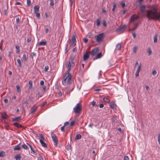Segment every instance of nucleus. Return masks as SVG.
<instances>
[{
  "label": "nucleus",
  "mask_w": 160,
  "mask_h": 160,
  "mask_svg": "<svg viewBox=\"0 0 160 160\" xmlns=\"http://www.w3.org/2000/svg\"><path fill=\"white\" fill-rule=\"evenodd\" d=\"M31 41V38L30 37L28 38L27 39V42H30Z\"/></svg>",
  "instance_id": "nucleus-62"
},
{
  "label": "nucleus",
  "mask_w": 160,
  "mask_h": 160,
  "mask_svg": "<svg viewBox=\"0 0 160 160\" xmlns=\"http://www.w3.org/2000/svg\"><path fill=\"white\" fill-rule=\"evenodd\" d=\"M121 48V44L120 43H118L116 46V49L118 50H120Z\"/></svg>",
  "instance_id": "nucleus-23"
},
{
  "label": "nucleus",
  "mask_w": 160,
  "mask_h": 160,
  "mask_svg": "<svg viewBox=\"0 0 160 160\" xmlns=\"http://www.w3.org/2000/svg\"><path fill=\"white\" fill-rule=\"evenodd\" d=\"M158 141L160 145V134H158Z\"/></svg>",
  "instance_id": "nucleus-49"
},
{
  "label": "nucleus",
  "mask_w": 160,
  "mask_h": 160,
  "mask_svg": "<svg viewBox=\"0 0 160 160\" xmlns=\"http://www.w3.org/2000/svg\"><path fill=\"white\" fill-rule=\"evenodd\" d=\"M69 123L68 122H66L64 123L63 126L65 127L66 126L68 125L69 124Z\"/></svg>",
  "instance_id": "nucleus-55"
},
{
  "label": "nucleus",
  "mask_w": 160,
  "mask_h": 160,
  "mask_svg": "<svg viewBox=\"0 0 160 160\" xmlns=\"http://www.w3.org/2000/svg\"><path fill=\"white\" fill-rule=\"evenodd\" d=\"M89 57V54L88 52H86L83 56V59L84 61H85L88 59Z\"/></svg>",
  "instance_id": "nucleus-11"
},
{
  "label": "nucleus",
  "mask_w": 160,
  "mask_h": 160,
  "mask_svg": "<svg viewBox=\"0 0 160 160\" xmlns=\"http://www.w3.org/2000/svg\"><path fill=\"white\" fill-rule=\"evenodd\" d=\"M20 144V143H19V144H18V145H17L16 146H14V147L13 149L14 150H20L21 149H22L21 147L19 146Z\"/></svg>",
  "instance_id": "nucleus-14"
},
{
  "label": "nucleus",
  "mask_w": 160,
  "mask_h": 160,
  "mask_svg": "<svg viewBox=\"0 0 160 160\" xmlns=\"http://www.w3.org/2000/svg\"><path fill=\"white\" fill-rule=\"evenodd\" d=\"M74 59V57L73 56H71L70 58V61H73Z\"/></svg>",
  "instance_id": "nucleus-52"
},
{
  "label": "nucleus",
  "mask_w": 160,
  "mask_h": 160,
  "mask_svg": "<svg viewBox=\"0 0 160 160\" xmlns=\"http://www.w3.org/2000/svg\"><path fill=\"white\" fill-rule=\"evenodd\" d=\"M70 61L71 64L72 65V67H73L75 65V64H74V62H73V61Z\"/></svg>",
  "instance_id": "nucleus-57"
},
{
  "label": "nucleus",
  "mask_w": 160,
  "mask_h": 160,
  "mask_svg": "<svg viewBox=\"0 0 160 160\" xmlns=\"http://www.w3.org/2000/svg\"><path fill=\"white\" fill-rule=\"evenodd\" d=\"M21 118V117H15V118H13L12 119V121L13 122L18 121L20 120Z\"/></svg>",
  "instance_id": "nucleus-19"
},
{
  "label": "nucleus",
  "mask_w": 160,
  "mask_h": 160,
  "mask_svg": "<svg viewBox=\"0 0 160 160\" xmlns=\"http://www.w3.org/2000/svg\"><path fill=\"white\" fill-rule=\"evenodd\" d=\"M22 148H23L25 149H27V146L25 144H24L22 145Z\"/></svg>",
  "instance_id": "nucleus-43"
},
{
  "label": "nucleus",
  "mask_w": 160,
  "mask_h": 160,
  "mask_svg": "<svg viewBox=\"0 0 160 160\" xmlns=\"http://www.w3.org/2000/svg\"><path fill=\"white\" fill-rule=\"evenodd\" d=\"M28 58V55H26L24 53L23 55L22 61V62H25L26 61Z\"/></svg>",
  "instance_id": "nucleus-13"
},
{
  "label": "nucleus",
  "mask_w": 160,
  "mask_h": 160,
  "mask_svg": "<svg viewBox=\"0 0 160 160\" xmlns=\"http://www.w3.org/2000/svg\"><path fill=\"white\" fill-rule=\"evenodd\" d=\"M66 65L68 70V71L69 72V71L71 69V67H72L70 61H67L66 62Z\"/></svg>",
  "instance_id": "nucleus-9"
},
{
  "label": "nucleus",
  "mask_w": 160,
  "mask_h": 160,
  "mask_svg": "<svg viewBox=\"0 0 160 160\" xmlns=\"http://www.w3.org/2000/svg\"><path fill=\"white\" fill-rule=\"evenodd\" d=\"M46 44V42L43 41H41L40 42H38L37 45L38 46H44Z\"/></svg>",
  "instance_id": "nucleus-16"
},
{
  "label": "nucleus",
  "mask_w": 160,
  "mask_h": 160,
  "mask_svg": "<svg viewBox=\"0 0 160 160\" xmlns=\"http://www.w3.org/2000/svg\"><path fill=\"white\" fill-rule=\"evenodd\" d=\"M75 2V0H70V3L71 5H72V3L74 2Z\"/></svg>",
  "instance_id": "nucleus-63"
},
{
  "label": "nucleus",
  "mask_w": 160,
  "mask_h": 160,
  "mask_svg": "<svg viewBox=\"0 0 160 160\" xmlns=\"http://www.w3.org/2000/svg\"><path fill=\"white\" fill-rule=\"evenodd\" d=\"M138 25H139V24L138 23H137L136 24H135V26L134 27H133L132 28V31H134L136 29H137V27H138Z\"/></svg>",
  "instance_id": "nucleus-34"
},
{
  "label": "nucleus",
  "mask_w": 160,
  "mask_h": 160,
  "mask_svg": "<svg viewBox=\"0 0 160 160\" xmlns=\"http://www.w3.org/2000/svg\"><path fill=\"white\" fill-rule=\"evenodd\" d=\"M5 152L4 151H1L0 152V157H3L5 155Z\"/></svg>",
  "instance_id": "nucleus-32"
},
{
  "label": "nucleus",
  "mask_w": 160,
  "mask_h": 160,
  "mask_svg": "<svg viewBox=\"0 0 160 160\" xmlns=\"http://www.w3.org/2000/svg\"><path fill=\"white\" fill-rule=\"evenodd\" d=\"M29 84L30 85L29 88H30L32 87V82L31 81H30L28 82Z\"/></svg>",
  "instance_id": "nucleus-44"
},
{
  "label": "nucleus",
  "mask_w": 160,
  "mask_h": 160,
  "mask_svg": "<svg viewBox=\"0 0 160 160\" xmlns=\"http://www.w3.org/2000/svg\"><path fill=\"white\" fill-rule=\"evenodd\" d=\"M139 72H138V71H137L136 72V73H135V76L136 77H138L139 76Z\"/></svg>",
  "instance_id": "nucleus-51"
},
{
  "label": "nucleus",
  "mask_w": 160,
  "mask_h": 160,
  "mask_svg": "<svg viewBox=\"0 0 160 160\" xmlns=\"http://www.w3.org/2000/svg\"><path fill=\"white\" fill-rule=\"evenodd\" d=\"M146 6L145 5H142L140 7V11L142 14H143L145 11Z\"/></svg>",
  "instance_id": "nucleus-8"
},
{
  "label": "nucleus",
  "mask_w": 160,
  "mask_h": 160,
  "mask_svg": "<svg viewBox=\"0 0 160 160\" xmlns=\"http://www.w3.org/2000/svg\"><path fill=\"white\" fill-rule=\"evenodd\" d=\"M8 117V116L5 112H4L2 114V118L3 119H6Z\"/></svg>",
  "instance_id": "nucleus-17"
},
{
  "label": "nucleus",
  "mask_w": 160,
  "mask_h": 160,
  "mask_svg": "<svg viewBox=\"0 0 160 160\" xmlns=\"http://www.w3.org/2000/svg\"><path fill=\"white\" fill-rule=\"evenodd\" d=\"M39 141L42 146L45 147H46V144L43 140H40Z\"/></svg>",
  "instance_id": "nucleus-26"
},
{
  "label": "nucleus",
  "mask_w": 160,
  "mask_h": 160,
  "mask_svg": "<svg viewBox=\"0 0 160 160\" xmlns=\"http://www.w3.org/2000/svg\"><path fill=\"white\" fill-rule=\"evenodd\" d=\"M27 5L28 6H30L31 5V0H27Z\"/></svg>",
  "instance_id": "nucleus-42"
},
{
  "label": "nucleus",
  "mask_w": 160,
  "mask_h": 160,
  "mask_svg": "<svg viewBox=\"0 0 160 160\" xmlns=\"http://www.w3.org/2000/svg\"><path fill=\"white\" fill-rule=\"evenodd\" d=\"M82 111V105L80 103L77 104L75 108H73V112L77 114H79Z\"/></svg>",
  "instance_id": "nucleus-3"
},
{
  "label": "nucleus",
  "mask_w": 160,
  "mask_h": 160,
  "mask_svg": "<svg viewBox=\"0 0 160 160\" xmlns=\"http://www.w3.org/2000/svg\"><path fill=\"white\" fill-rule=\"evenodd\" d=\"M36 14V17L38 18H39L40 17V13L38 12H34Z\"/></svg>",
  "instance_id": "nucleus-37"
},
{
  "label": "nucleus",
  "mask_w": 160,
  "mask_h": 160,
  "mask_svg": "<svg viewBox=\"0 0 160 160\" xmlns=\"http://www.w3.org/2000/svg\"><path fill=\"white\" fill-rule=\"evenodd\" d=\"M37 109V108L36 106H33L31 110V113L32 114H33Z\"/></svg>",
  "instance_id": "nucleus-20"
},
{
  "label": "nucleus",
  "mask_w": 160,
  "mask_h": 160,
  "mask_svg": "<svg viewBox=\"0 0 160 160\" xmlns=\"http://www.w3.org/2000/svg\"><path fill=\"white\" fill-rule=\"evenodd\" d=\"M39 7L38 5H36L34 7V12H38Z\"/></svg>",
  "instance_id": "nucleus-21"
},
{
  "label": "nucleus",
  "mask_w": 160,
  "mask_h": 160,
  "mask_svg": "<svg viewBox=\"0 0 160 160\" xmlns=\"http://www.w3.org/2000/svg\"><path fill=\"white\" fill-rule=\"evenodd\" d=\"M151 9L146 11V17L148 20H160V12H158V9L157 8L152 6L151 8Z\"/></svg>",
  "instance_id": "nucleus-1"
},
{
  "label": "nucleus",
  "mask_w": 160,
  "mask_h": 160,
  "mask_svg": "<svg viewBox=\"0 0 160 160\" xmlns=\"http://www.w3.org/2000/svg\"><path fill=\"white\" fill-rule=\"evenodd\" d=\"M81 136L80 134H77L75 136V139L76 140H79L81 138Z\"/></svg>",
  "instance_id": "nucleus-25"
},
{
  "label": "nucleus",
  "mask_w": 160,
  "mask_h": 160,
  "mask_svg": "<svg viewBox=\"0 0 160 160\" xmlns=\"http://www.w3.org/2000/svg\"><path fill=\"white\" fill-rule=\"evenodd\" d=\"M63 80L62 81V83L64 84L66 82L68 84H70L72 82L71 75L68 71L65 73L62 77Z\"/></svg>",
  "instance_id": "nucleus-2"
},
{
  "label": "nucleus",
  "mask_w": 160,
  "mask_h": 160,
  "mask_svg": "<svg viewBox=\"0 0 160 160\" xmlns=\"http://www.w3.org/2000/svg\"><path fill=\"white\" fill-rule=\"evenodd\" d=\"M75 123V121H72L71 122H70V127H71L74 125Z\"/></svg>",
  "instance_id": "nucleus-41"
},
{
  "label": "nucleus",
  "mask_w": 160,
  "mask_h": 160,
  "mask_svg": "<svg viewBox=\"0 0 160 160\" xmlns=\"http://www.w3.org/2000/svg\"><path fill=\"white\" fill-rule=\"evenodd\" d=\"M116 3H113V8H112V11H114L116 8Z\"/></svg>",
  "instance_id": "nucleus-40"
},
{
  "label": "nucleus",
  "mask_w": 160,
  "mask_h": 160,
  "mask_svg": "<svg viewBox=\"0 0 160 160\" xmlns=\"http://www.w3.org/2000/svg\"><path fill=\"white\" fill-rule=\"evenodd\" d=\"M98 50V48H95L92 49L90 53L92 56H94L97 52Z\"/></svg>",
  "instance_id": "nucleus-10"
},
{
  "label": "nucleus",
  "mask_w": 160,
  "mask_h": 160,
  "mask_svg": "<svg viewBox=\"0 0 160 160\" xmlns=\"http://www.w3.org/2000/svg\"><path fill=\"white\" fill-rule=\"evenodd\" d=\"M102 56V53L101 52H100V53H98L95 57L93 58V60H94L97 58H100Z\"/></svg>",
  "instance_id": "nucleus-15"
},
{
  "label": "nucleus",
  "mask_w": 160,
  "mask_h": 160,
  "mask_svg": "<svg viewBox=\"0 0 160 160\" xmlns=\"http://www.w3.org/2000/svg\"><path fill=\"white\" fill-rule=\"evenodd\" d=\"M13 125L15 126L17 128H20L23 127V126L20 124L18 123L17 122H15L13 123Z\"/></svg>",
  "instance_id": "nucleus-18"
},
{
  "label": "nucleus",
  "mask_w": 160,
  "mask_h": 160,
  "mask_svg": "<svg viewBox=\"0 0 160 160\" xmlns=\"http://www.w3.org/2000/svg\"><path fill=\"white\" fill-rule=\"evenodd\" d=\"M17 88V91L18 92H20V86L18 85H17L16 86Z\"/></svg>",
  "instance_id": "nucleus-36"
},
{
  "label": "nucleus",
  "mask_w": 160,
  "mask_h": 160,
  "mask_svg": "<svg viewBox=\"0 0 160 160\" xmlns=\"http://www.w3.org/2000/svg\"><path fill=\"white\" fill-rule=\"evenodd\" d=\"M121 4L122 8H124L125 6V4L124 2H122Z\"/></svg>",
  "instance_id": "nucleus-60"
},
{
  "label": "nucleus",
  "mask_w": 160,
  "mask_h": 160,
  "mask_svg": "<svg viewBox=\"0 0 160 160\" xmlns=\"http://www.w3.org/2000/svg\"><path fill=\"white\" fill-rule=\"evenodd\" d=\"M103 100L104 101L106 102L109 103L110 102L109 99L107 97H105L103 98Z\"/></svg>",
  "instance_id": "nucleus-29"
},
{
  "label": "nucleus",
  "mask_w": 160,
  "mask_h": 160,
  "mask_svg": "<svg viewBox=\"0 0 160 160\" xmlns=\"http://www.w3.org/2000/svg\"><path fill=\"white\" fill-rule=\"evenodd\" d=\"M54 1L53 0H51V6H52L54 5Z\"/></svg>",
  "instance_id": "nucleus-61"
},
{
  "label": "nucleus",
  "mask_w": 160,
  "mask_h": 160,
  "mask_svg": "<svg viewBox=\"0 0 160 160\" xmlns=\"http://www.w3.org/2000/svg\"><path fill=\"white\" fill-rule=\"evenodd\" d=\"M15 48L16 50V52L17 53L19 52L20 51L19 46L18 45H17L15 46Z\"/></svg>",
  "instance_id": "nucleus-31"
},
{
  "label": "nucleus",
  "mask_w": 160,
  "mask_h": 160,
  "mask_svg": "<svg viewBox=\"0 0 160 160\" xmlns=\"http://www.w3.org/2000/svg\"><path fill=\"white\" fill-rule=\"evenodd\" d=\"M129 158L127 156H125L124 157V160H129Z\"/></svg>",
  "instance_id": "nucleus-59"
},
{
  "label": "nucleus",
  "mask_w": 160,
  "mask_h": 160,
  "mask_svg": "<svg viewBox=\"0 0 160 160\" xmlns=\"http://www.w3.org/2000/svg\"><path fill=\"white\" fill-rule=\"evenodd\" d=\"M104 34L103 33H100L97 36L96 35L95 38L97 42H99L101 41V40L103 38Z\"/></svg>",
  "instance_id": "nucleus-6"
},
{
  "label": "nucleus",
  "mask_w": 160,
  "mask_h": 160,
  "mask_svg": "<svg viewBox=\"0 0 160 160\" xmlns=\"http://www.w3.org/2000/svg\"><path fill=\"white\" fill-rule=\"evenodd\" d=\"M137 47H134L133 49V52L134 53H136V52L137 50Z\"/></svg>",
  "instance_id": "nucleus-46"
},
{
  "label": "nucleus",
  "mask_w": 160,
  "mask_h": 160,
  "mask_svg": "<svg viewBox=\"0 0 160 160\" xmlns=\"http://www.w3.org/2000/svg\"><path fill=\"white\" fill-rule=\"evenodd\" d=\"M27 144L30 147L31 151L34 153H35V151L33 150L31 146L30 145V144L28 143H27Z\"/></svg>",
  "instance_id": "nucleus-30"
},
{
  "label": "nucleus",
  "mask_w": 160,
  "mask_h": 160,
  "mask_svg": "<svg viewBox=\"0 0 160 160\" xmlns=\"http://www.w3.org/2000/svg\"><path fill=\"white\" fill-rule=\"evenodd\" d=\"M73 41V42H76V39L75 38L74 35H73L72 38V41Z\"/></svg>",
  "instance_id": "nucleus-35"
},
{
  "label": "nucleus",
  "mask_w": 160,
  "mask_h": 160,
  "mask_svg": "<svg viewBox=\"0 0 160 160\" xmlns=\"http://www.w3.org/2000/svg\"><path fill=\"white\" fill-rule=\"evenodd\" d=\"M112 121L115 122L116 120V119L115 117L113 116L112 117Z\"/></svg>",
  "instance_id": "nucleus-54"
},
{
  "label": "nucleus",
  "mask_w": 160,
  "mask_h": 160,
  "mask_svg": "<svg viewBox=\"0 0 160 160\" xmlns=\"http://www.w3.org/2000/svg\"><path fill=\"white\" fill-rule=\"evenodd\" d=\"M141 64H140L139 66L138 67V68L137 70V71L140 72V71L141 70Z\"/></svg>",
  "instance_id": "nucleus-48"
},
{
  "label": "nucleus",
  "mask_w": 160,
  "mask_h": 160,
  "mask_svg": "<svg viewBox=\"0 0 160 160\" xmlns=\"http://www.w3.org/2000/svg\"><path fill=\"white\" fill-rule=\"evenodd\" d=\"M8 9V6L5 3H3L2 5V7L0 9L1 12H3L4 14L7 15V11Z\"/></svg>",
  "instance_id": "nucleus-4"
},
{
  "label": "nucleus",
  "mask_w": 160,
  "mask_h": 160,
  "mask_svg": "<svg viewBox=\"0 0 160 160\" xmlns=\"http://www.w3.org/2000/svg\"><path fill=\"white\" fill-rule=\"evenodd\" d=\"M88 39L87 38H83V41L85 43H87V42H88Z\"/></svg>",
  "instance_id": "nucleus-53"
},
{
  "label": "nucleus",
  "mask_w": 160,
  "mask_h": 160,
  "mask_svg": "<svg viewBox=\"0 0 160 160\" xmlns=\"http://www.w3.org/2000/svg\"><path fill=\"white\" fill-rule=\"evenodd\" d=\"M51 136L52 138V141L54 142V146L57 147L58 143V140L57 136L56 135L53 133H51Z\"/></svg>",
  "instance_id": "nucleus-5"
},
{
  "label": "nucleus",
  "mask_w": 160,
  "mask_h": 160,
  "mask_svg": "<svg viewBox=\"0 0 160 160\" xmlns=\"http://www.w3.org/2000/svg\"><path fill=\"white\" fill-rule=\"evenodd\" d=\"M39 137L41 139L40 140H44V138L42 134H40L39 135Z\"/></svg>",
  "instance_id": "nucleus-45"
},
{
  "label": "nucleus",
  "mask_w": 160,
  "mask_h": 160,
  "mask_svg": "<svg viewBox=\"0 0 160 160\" xmlns=\"http://www.w3.org/2000/svg\"><path fill=\"white\" fill-rule=\"evenodd\" d=\"M49 67L48 66H46L45 67V71H47L49 69Z\"/></svg>",
  "instance_id": "nucleus-50"
},
{
  "label": "nucleus",
  "mask_w": 160,
  "mask_h": 160,
  "mask_svg": "<svg viewBox=\"0 0 160 160\" xmlns=\"http://www.w3.org/2000/svg\"><path fill=\"white\" fill-rule=\"evenodd\" d=\"M138 18V16L133 15L131 17V21H134L137 19Z\"/></svg>",
  "instance_id": "nucleus-12"
},
{
  "label": "nucleus",
  "mask_w": 160,
  "mask_h": 160,
  "mask_svg": "<svg viewBox=\"0 0 160 160\" xmlns=\"http://www.w3.org/2000/svg\"><path fill=\"white\" fill-rule=\"evenodd\" d=\"M127 26L125 25H123V26L120 27L116 30V31L118 32H123L125 28H126Z\"/></svg>",
  "instance_id": "nucleus-7"
},
{
  "label": "nucleus",
  "mask_w": 160,
  "mask_h": 160,
  "mask_svg": "<svg viewBox=\"0 0 160 160\" xmlns=\"http://www.w3.org/2000/svg\"><path fill=\"white\" fill-rule=\"evenodd\" d=\"M64 127L65 126H63L61 128V130L62 132H64Z\"/></svg>",
  "instance_id": "nucleus-56"
},
{
  "label": "nucleus",
  "mask_w": 160,
  "mask_h": 160,
  "mask_svg": "<svg viewBox=\"0 0 160 160\" xmlns=\"http://www.w3.org/2000/svg\"><path fill=\"white\" fill-rule=\"evenodd\" d=\"M158 36V34L157 33H156L155 34V35L154 36L153 39H154V43L156 42L157 41Z\"/></svg>",
  "instance_id": "nucleus-24"
},
{
  "label": "nucleus",
  "mask_w": 160,
  "mask_h": 160,
  "mask_svg": "<svg viewBox=\"0 0 160 160\" xmlns=\"http://www.w3.org/2000/svg\"><path fill=\"white\" fill-rule=\"evenodd\" d=\"M66 148V149L68 151H69L71 149V146L69 143L67 146Z\"/></svg>",
  "instance_id": "nucleus-33"
},
{
  "label": "nucleus",
  "mask_w": 160,
  "mask_h": 160,
  "mask_svg": "<svg viewBox=\"0 0 160 160\" xmlns=\"http://www.w3.org/2000/svg\"><path fill=\"white\" fill-rule=\"evenodd\" d=\"M70 46L73 47L75 45V44L74 45V43L75 42H73V41H70Z\"/></svg>",
  "instance_id": "nucleus-47"
},
{
  "label": "nucleus",
  "mask_w": 160,
  "mask_h": 160,
  "mask_svg": "<svg viewBox=\"0 0 160 160\" xmlns=\"http://www.w3.org/2000/svg\"><path fill=\"white\" fill-rule=\"evenodd\" d=\"M15 158L16 160H20L21 158V155L19 154L17 155Z\"/></svg>",
  "instance_id": "nucleus-28"
},
{
  "label": "nucleus",
  "mask_w": 160,
  "mask_h": 160,
  "mask_svg": "<svg viewBox=\"0 0 160 160\" xmlns=\"http://www.w3.org/2000/svg\"><path fill=\"white\" fill-rule=\"evenodd\" d=\"M148 55H150L152 53V51L151 49L150 48H148Z\"/></svg>",
  "instance_id": "nucleus-38"
},
{
  "label": "nucleus",
  "mask_w": 160,
  "mask_h": 160,
  "mask_svg": "<svg viewBox=\"0 0 160 160\" xmlns=\"http://www.w3.org/2000/svg\"><path fill=\"white\" fill-rule=\"evenodd\" d=\"M157 73V72L155 70H154L153 71L152 74L153 75L155 76L156 74Z\"/></svg>",
  "instance_id": "nucleus-58"
},
{
  "label": "nucleus",
  "mask_w": 160,
  "mask_h": 160,
  "mask_svg": "<svg viewBox=\"0 0 160 160\" xmlns=\"http://www.w3.org/2000/svg\"><path fill=\"white\" fill-rule=\"evenodd\" d=\"M44 82L42 80L40 82V84L41 85H44Z\"/></svg>",
  "instance_id": "nucleus-64"
},
{
  "label": "nucleus",
  "mask_w": 160,
  "mask_h": 160,
  "mask_svg": "<svg viewBox=\"0 0 160 160\" xmlns=\"http://www.w3.org/2000/svg\"><path fill=\"white\" fill-rule=\"evenodd\" d=\"M110 106L111 108L112 109H114L116 108V105L114 103H111L110 104Z\"/></svg>",
  "instance_id": "nucleus-22"
},
{
  "label": "nucleus",
  "mask_w": 160,
  "mask_h": 160,
  "mask_svg": "<svg viewBox=\"0 0 160 160\" xmlns=\"http://www.w3.org/2000/svg\"><path fill=\"white\" fill-rule=\"evenodd\" d=\"M17 61L18 62V66L20 67H21L22 63L21 60L19 59H17Z\"/></svg>",
  "instance_id": "nucleus-27"
},
{
  "label": "nucleus",
  "mask_w": 160,
  "mask_h": 160,
  "mask_svg": "<svg viewBox=\"0 0 160 160\" xmlns=\"http://www.w3.org/2000/svg\"><path fill=\"white\" fill-rule=\"evenodd\" d=\"M97 26H98L100 24V22L99 19H97L96 20Z\"/></svg>",
  "instance_id": "nucleus-39"
}]
</instances>
